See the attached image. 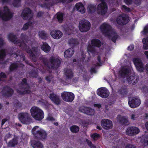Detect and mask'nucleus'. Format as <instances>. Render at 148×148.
Segmentation results:
<instances>
[{
    "label": "nucleus",
    "mask_w": 148,
    "mask_h": 148,
    "mask_svg": "<svg viewBox=\"0 0 148 148\" xmlns=\"http://www.w3.org/2000/svg\"><path fill=\"white\" fill-rule=\"evenodd\" d=\"M40 60L44 66L48 69H57L60 65L61 61L58 58L51 57L48 60L46 58H42Z\"/></svg>",
    "instance_id": "1"
},
{
    "label": "nucleus",
    "mask_w": 148,
    "mask_h": 148,
    "mask_svg": "<svg viewBox=\"0 0 148 148\" xmlns=\"http://www.w3.org/2000/svg\"><path fill=\"white\" fill-rule=\"evenodd\" d=\"M23 45L21 49L25 50L27 53L29 54L31 60L34 62H36L37 58V53L38 48L37 47H32V50L29 47L25 42L23 43Z\"/></svg>",
    "instance_id": "2"
},
{
    "label": "nucleus",
    "mask_w": 148,
    "mask_h": 148,
    "mask_svg": "<svg viewBox=\"0 0 148 148\" xmlns=\"http://www.w3.org/2000/svg\"><path fill=\"white\" fill-rule=\"evenodd\" d=\"M30 112L32 117L37 121H40L44 118L43 111L37 107H32L30 109Z\"/></svg>",
    "instance_id": "3"
},
{
    "label": "nucleus",
    "mask_w": 148,
    "mask_h": 148,
    "mask_svg": "<svg viewBox=\"0 0 148 148\" xmlns=\"http://www.w3.org/2000/svg\"><path fill=\"white\" fill-rule=\"evenodd\" d=\"M39 127L38 126H36L34 127L32 130V133L35 138L39 140L45 139L47 137V134L45 130L40 129L36 130V129Z\"/></svg>",
    "instance_id": "4"
},
{
    "label": "nucleus",
    "mask_w": 148,
    "mask_h": 148,
    "mask_svg": "<svg viewBox=\"0 0 148 148\" xmlns=\"http://www.w3.org/2000/svg\"><path fill=\"white\" fill-rule=\"evenodd\" d=\"M21 36L22 39L23 40L21 41L20 40L17 39L16 36L14 35L13 33H10L8 36V38L9 40L15 44L18 45L21 48H22L23 45V43H24V41L25 40V38L27 37L23 33L21 34Z\"/></svg>",
    "instance_id": "5"
},
{
    "label": "nucleus",
    "mask_w": 148,
    "mask_h": 148,
    "mask_svg": "<svg viewBox=\"0 0 148 148\" xmlns=\"http://www.w3.org/2000/svg\"><path fill=\"white\" fill-rule=\"evenodd\" d=\"M13 16V14L10 12L9 9L7 6L4 7L3 12L0 9V17L2 18L3 21H9Z\"/></svg>",
    "instance_id": "6"
},
{
    "label": "nucleus",
    "mask_w": 148,
    "mask_h": 148,
    "mask_svg": "<svg viewBox=\"0 0 148 148\" xmlns=\"http://www.w3.org/2000/svg\"><path fill=\"white\" fill-rule=\"evenodd\" d=\"M91 24L88 21L83 19L81 20L79 24V29L80 31L83 32L88 31L90 29Z\"/></svg>",
    "instance_id": "7"
},
{
    "label": "nucleus",
    "mask_w": 148,
    "mask_h": 148,
    "mask_svg": "<svg viewBox=\"0 0 148 148\" xmlns=\"http://www.w3.org/2000/svg\"><path fill=\"white\" fill-rule=\"evenodd\" d=\"M129 17L126 14H120L116 19L117 23L120 25H124L129 22Z\"/></svg>",
    "instance_id": "8"
},
{
    "label": "nucleus",
    "mask_w": 148,
    "mask_h": 148,
    "mask_svg": "<svg viewBox=\"0 0 148 148\" xmlns=\"http://www.w3.org/2000/svg\"><path fill=\"white\" fill-rule=\"evenodd\" d=\"M18 118L20 121L23 124H28L31 120L30 114L27 112H22L19 113Z\"/></svg>",
    "instance_id": "9"
},
{
    "label": "nucleus",
    "mask_w": 148,
    "mask_h": 148,
    "mask_svg": "<svg viewBox=\"0 0 148 148\" xmlns=\"http://www.w3.org/2000/svg\"><path fill=\"white\" fill-rule=\"evenodd\" d=\"M61 96L63 100L69 102L73 101L75 98V95L73 93L65 91L61 93Z\"/></svg>",
    "instance_id": "10"
},
{
    "label": "nucleus",
    "mask_w": 148,
    "mask_h": 148,
    "mask_svg": "<svg viewBox=\"0 0 148 148\" xmlns=\"http://www.w3.org/2000/svg\"><path fill=\"white\" fill-rule=\"evenodd\" d=\"M111 26L108 23H104L100 27V29L103 34L105 36L109 35L113 31L111 30Z\"/></svg>",
    "instance_id": "11"
},
{
    "label": "nucleus",
    "mask_w": 148,
    "mask_h": 148,
    "mask_svg": "<svg viewBox=\"0 0 148 148\" xmlns=\"http://www.w3.org/2000/svg\"><path fill=\"white\" fill-rule=\"evenodd\" d=\"M21 16L23 19L30 20L33 17V14L29 8H26L22 12Z\"/></svg>",
    "instance_id": "12"
},
{
    "label": "nucleus",
    "mask_w": 148,
    "mask_h": 148,
    "mask_svg": "<svg viewBox=\"0 0 148 148\" xmlns=\"http://www.w3.org/2000/svg\"><path fill=\"white\" fill-rule=\"evenodd\" d=\"M133 61L137 71L140 73L143 72L145 68L141 60L139 58H136L133 59Z\"/></svg>",
    "instance_id": "13"
},
{
    "label": "nucleus",
    "mask_w": 148,
    "mask_h": 148,
    "mask_svg": "<svg viewBox=\"0 0 148 148\" xmlns=\"http://www.w3.org/2000/svg\"><path fill=\"white\" fill-rule=\"evenodd\" d=\"M141 102L140 99L134 97L133 98H129L128 104L131 108H134L139 106Z\"/></svg>",
    "instance_id": "14"
},
{
    "label": "nucleus",
    "mask_w": 148,
    "mask_h": 148,
    "mask_svg": "<svg viewBox=\"0 0 148 148\" xmlns=\"http://www.w3.org/2000/svg\"><path fill=\"white\" fill-rule=\"evenodd\" d=\"M97 94L103 98H107L110 95L109 91L105 87H101L98 89Z\"/></svg>",
    "instance_id": "15"
},
{
    "label": "nucleus",
    "mask_w": 148,
    "mask_h": 148,
    "mask_svg": "<svg viewBox=\"0 0 148 148\" xmlns=\"http://www.w3.org/2000/svg\"><path fill=\"white\" fill-rule=\"evenodd\" d=\"M3 96L5 97H9L12 96L14 93L13 89L9 86H5L2 90Z\"/></svg>",
    "instance_id": "16"
},
{
    "label": "nucleus",
    "mask_w": 148,
    "mask_h": 148,
    "mask_svg": "<svg viewBox=\"0 0 148 148\" xmlns=\"http://www.w3.org/2000/svg\"><path fill=\"white\" fill-rule=\"evenodd\" d=\"M101 124L103 128L106 130L111 129L113 127L112 121L107 119H102L101 121Z\"/></svg>",
    "instance_id": "17"
},
{
    "label": "nucleus",
    "mask_w": 148,
    "mask_h": 148,
    "mask_svg": "<svg viewBox=\"0 0 148 148\" xmlns=\"http://www.w3.org/2000/svg\"><path fill=\"white\" fill-rule=\"evenodd\" d=\"M51 101L55 105H58L61 102V100L60 96L57 94L52 93L49 95V97Z\"/></svg>",
    "instance_id": "18"
},
{
    "label": "nucleus",
    "mask_w": 148,
    "mask_h": 148,
    "mask_svg": "<svg viewBox=\"0 0 148 148\" xmlns=\"http://www.w3.org/2000/svg\"><path fill=\"white\" fill-rule=\"evenodd\" d=\"M139 132V129L138 127L131 126L128 127L127 129L126 134L128 136H132L138 134Z\"/></svg>",
    "instance_id": "19"
},
{
    "label": "nucleus",
    "mask_w": 148,
    "mask_h": 148,
    "mask_svg": "<svg viewBox=\"0 0 148 148\" xmlns=\"http://www.w3.org/2000/svg\"><path fill=\"white\" fill-rule=\"evenodd\" d=\"M79 110L80 112L89 115H92L94 113V111L93 109L87 107H81L79 108Z\"/></svg>",
    "instance_id": "20"
},
{
    "label": "nucleus",
    "mask_w": 148,
    "mask_h": 148,
    "mask_svg": "<svg viewBox=\"0 0 148 148\" xmlns=\"http://www.w3.org/2000/svg\"><path fill=\"white\" fill-rule=\"evenodd\" d=\"M64 74L66 79L70 80L73 77L74 73L71 69L66 68L64 70Z\"/></svg>",
    "instance_id": "21"
},
{
    "label": "nucleus",
    "mask_w": 148,
    "mask_h": 148,
    "mask_svg": "<svg viewBox=\"0 0 148 148\" xmlns=\"http://www.w3.org/2000/svg\"><path fill=\"white\" fill-rule=\"evenodd\" d=\"M130 71V68L123 67L121 68L119 73L121 77L124 78L128 75Z\"/></svg>",
    "instance_id": "22"
},
{
    "label": "nucleus",
    "mask_w": 148,
    "mask_h": 148,
    "mask_svg": "<svg viewBox=\"0 0 148 148\" xmlns=\"http://www.w3.org/2000/svg\"><path fill=\"white\" fill-rule=\"evenodd\" d=\"M50 34L54 38L58 39L62 36V33L59 30H53L50 32Z\"/></svg>",
    "instance_id": "23"
},
{
    "label": "nucleus",
    "mask_w": 148,
    "mask_h": 148,
    "mask_svg": "<svg viewBox=\"0 0 148 148\" xmlns=\"http://www.w3.org/2000/svg\"><path fill=\"white\" fill-rule=\"evenodd\" d=\"M127 79L129 82L132 85L136 84L139 79V77L138 76L135 75H131L129 77L127 78Z\"/></svg>",
    "instance_id": "24"
},
{
    "label": "nucleus",
    "mask_w": 148,
    "mask_h": 148,
    "mask_svg": "<svg viewBox=\"0 0 148 148\" xmlns=\"http://www.w3.org/2000/svg\"><path fill=\"white\" fill-rule=\"evenodd\" d=\"M14 50H15L16 51H17V50L15 48H13V49H12V55H15L16 58H18V59H17V60L18 62H22L23 61H24L25 60V57L24 55H19V54H18V53H16V52H13V51Z\"/></svg>",
    "instance_id": "25"
},
{
    "label": "nucleus",
    "mask_w": 148,
    "mask_h": 148,
    "mask_svg": "<svg viewBox=\"0 0 148 148\" xmlns=\"http://www.w3.org/2000/svg\"><path fill=\"white\" fill-rule=\"evenodd\" d=\"M74 50L72 48H69L64 52V56L65 58H68L71 57L74 54Z\"/></svg>",
    "instance_id": "26"
},
{
    "label": "nucleus",
    "mask_w": 148,
    "mask_h": 148,
    "mask_svg": "<svg viewBox=\"0 0 148 148\" xmlns=\"http://www.w3.org/2000/svg\"><path fill=\"white\" fill-rule=\"evenodd\" d=\"M107 36H108L109 39L114 43L116 42V39L119 37L116 32L114 31L111 32L110 35Z\"/></svg>",
    "instance_id": "27"
},
{
    "label": "nucleus",
    "mask_w": 148,
    "mask_h": 148,
    "mask_svg": "<svg viewBox=\"0 0 148 148\" xmlns=\"http://www.w3.org/2000/svg\"><path fill=\"white\" fill-rule=\"evenodd\" d=\"M18 143V138L17 137H15L13 138L12 140L8 143L7 145L8 147H14Z\"/></svg>",
    "instance_id": "28"
},
{
    "label": "nucleus",
    "mask_w": 148,
    "mask_h": 148,
    "mask_svg": "<svg viewBox=\"0 0 148 148\" xmlns=\"http://www.w3.org/2000/svg\"><path fill=\"white\" fill-rule=\"evenodd\" d=\"M75 7L77 10L82 13L85 12V9L84 7L81 2L77 3L75 5Z\"/></svg>",
    "instance_id": "29"
},
{
    "label": "nucleus",
    "mask_w": 148,
    "mask_h": 148,
    "mask_svg": "<svg viewBox=\"0 0 148 148\" xmlns=\"http://www.w3.org/2000/svg\"><path fill=\"white\" fill-rule=\"evenodd\" d=\"M31 144L34 148H43V146L41 143L39 141L32 140L31 142Z\"/></svg>",
    "instance_id": "30"
},
{
    "label": "nucleus",
    "mask_w": 148,
    "mask_h": 148,
    "mask_svg": "<svg viewBox=\"0 0 148 148\" xmlns=\"http://www.w3.org/2000/svg\"><path fill=\"white\" fill-rule=\"evenodd\" d=\"M118 121L121 125H125L127 124L128 121V119L125 116H120L119 117Z\"/></svg>",
    "instance_id": "31"
},
{
    "label": "nucleus",
    "mask_w": 148,
    "mask_h": 148,
    "mask_svg": "<svg viewBox=\"0 0 148 148\" xmlns=\"http://www.w3.org/2000/svg\"><path fill=\"white\" fill-rule=\"evenodd\" d=\"M91 44L92 46L94 47H100L101 45V42L99 39H93L91 40Z\"/></svg>",
    "instance_id": "32"
},
{
    "label": "nucleus",
    "mask_w": 148,
    "mask_h": 148,
    "mask_svg": "<svg viewBox=\"0 0 148 148\" xmlns=\"http://www.w3.org/2000/svg\"><path fill=\"white\" fill-rule=\"evenodd\" d=\"M119 92L122 95L124 96L127 93V86L124 85L122 86L119 89Z\"/></svg>",
    "instance_id": "33"
},
{
    "label": "nucleus",
    "mask_w": 148,
    "mask_h": 148,
    "mask_svg": "<svg viewBox=\"0 0 148 148\" xmlns=\"http://www.w3.org/2000/svg\"><path fill=\"white\" fill-rule=\"evenodd\" d=\"M19 85L22 86H23L24 85L26 86V87H22V88L24 90L29 89L30 88V86L29 84L27 83V79L26 78H24L23 79L21 82L19 84Z\"/></svg>",
    "instance_id": "34"
},
{
    "label": "nucleus",
    "mask_w": 148,
    "mask_h": 148,
    "mask_svg": "<svg viewBox=\"0 0 148 148\" xmlns=\"http://www.w3.org/2000/svg\"><path fill=\"white\" fill-rule=\"evenodd\" d=\"M41 49L45 52L48 53L50 51L51 47L47 43L45 42L41 46Z\"/></svg>",
    "instance_id": "35"
},
{
    "label": "nucleus",
    "mask_w": 148,
    "mask_h": 148,
    "mask_svg": "<svg viewBox=\"0 0 148 148\" xmlns=\"http://www.w3.org/2000/svg\"><path fill=\"white\" fill-rule=\"evenodd\" d=\"M68 43L69 45L72 47H75L79 44L77 40L75 38H72L68 40Z\"/></svg>",
    "instance_id": "36"
},
{
    "label": "nucleus",
    "mask_w": 148,
    "mask_h": 148,
    "mask_svg": "<svg viewBox=\"0 0 148 148\" xmlns=\"http://www.w3.org/2000/svg\"><path fill=\"white\" fill-rule=\"evenodd\" d=\"M64 15V14L63 13L58 12L57 13L56 18L59 23H61L62 22Z\"/></svg>",
    "instance_id": "37"
},
{
    "label": "nucleus",
    "mask_w": 148,
    "mask_h": 148,
    "mask_svg": "<svg viewBox=\"0 0 148 148\" xmlns=\"http://www.w3.org/2000/svg\"><path fill=\"white\" fill-rule=\"evenodd\" d=\"M88 12L91 14L94 13L96 11V7L95 6L92 4H90L88 7Z\"/></svg>",
    "instance_id": "38"
},
{
    "label": "nucleus",
    "mask_w": 148,
    "mask_h": 148,
    "mask_svg": "<svg viewBox=\"0 0 148 148\" xmlns=\"http://www.w3.org/2000/svg\"><path fill=\"white\" fill-rule=\"evenodd\" d=\"M70 129L72 132L76 133L79 132V128L76 125H74L71 126Z\"/></svg>",
    "instance_id": "39"
},
{
    "label": "nucleus",
    "mask_w": 148,
    "mask_h": 148,
    "mask_svg": "<svg viewBox=\"0 0 148 148\" xmlns=\"http://www.w3.org/2000/svg\"><path fill=\"white\" fill-rule=\"evenodd\" d=\"M18 65L17 63L14 62L12 63L10 66V71H12L17 69Z\"/></svg>",
    "instance_id": "40"
},
{
    "label": "nucleus",
    "mask_w": 148,
    "mask_h": 148,
    "mask_svg": "<svg viewBox=\"0 0 148 148\" xmlns=\"http://www.w3.org/2000/svg\"><path fill=\"white\" fill-rule=\"evenodd\" d=\"M16 91L19 95H24L27 94H29L31 92V91L29 89H27L23 91L19 89H17Z\"/></svg>",
    "instance_id": "41"
},
{
    "label": "nucleus",
    "mask_w": 148,
    "mask_h": 148,
    "mask_svg": "<svg viewBox=\"0 0 148 148\" xmlns=\"http://www.w3.org/2000/svg\"><path fill=\"white\" fill-rule=\"evenodd\" d=\"M38 34L40 37L43 39L45 40L47 38V33L44 30L39 32Z\"/></svg>",
    "instance_id": "42"
},
{
    "label": "nucleus",
    "mask_w": 148,
    "mask_h": 148,
    "mask_svg": "<svg viewBox=\"0 0 148 148\" xmlns=\"http://www.w3.org/2000/svg\"><path fill=\"white\" fill-rule=\"evenodd\" d=\"M29 74L33 77L37 78L38 76V73L37 70H32L29 72Z\"/></svg>",
    "instance_id": "43"
},
{
    "label": "nucleus",
    "mask_w": 148,
    "mask_h": 148,
    "mask_svg": "<svg viewBox=\"0 0 148 148\" xmlns=\"http://www.w3.org/2000/svg\"><path fill=\"white\" fill-rule=\"evenodd\" d=\"M32 24V22L30 21H29L24 24L22 28V29L23 30H26L29 27L31 26Z\"/></svg>",
    "instance_id": "44"
},
{
    "label": "nucleus",
    "mask_w": 148,
    "mask_h": 148,
    "mask_svg": "<svg viewBox=\"0 0 148 148\" xmlns=\"http://www.w3.org/2000/svg\"><path fill=\"white\" fill-rule=\"evenodd\" d=\"M142 42L143 44V48L145 50H147L148 49V42L146 40L145 38L143 39Z\"/></svg>",
    "instance_id": "45"
},
{
    "label": "nucleus",
    "mask_w": 148,
    "mask_h": 148,
    "mask_svg": "<svg viewBox=\"0 0 148 148\" xmlns=\"http://www.w3.org/2000/svg\"><path fill=\"white\" fill-rule=\"evenodd\" d=\"M92 46V45H88L87 47V51L88 52L95 54V50Z\"/></svg>",
    "instance_id": "46"
},
{
    "label": "nucleus",
    "mask_w": 148,
    "mask_h": 148,
    "mask_svg": "<svg viewBox=\"0 0 148 148\" xmlns=\"http://www.w3.org/2000/svg\"><path fill=\"white\" fill-rule=\"evenodd\" d=\"M21 0H14L12 3L13 6L15 7H19L20 5V3Z\"/></svg>",
    "instance_id": "47"
},
{
    "label": "nucleus",
    "mask_w": 148,
    "mask_h": 148,
    "mask_svg": "<svg viewBox=\"0 0 148 148\" xmlns=\"http://www.w3.org/2000/svg\"><path fill=\"white\" fill-rule=\"evenodd\" d=\"M92 138L95 141L98 139L100 138V136L99 134L97 133H95L91 136Z\"/></svg>",
    "instance_id": "48"
},
{
    "label": "nucleus",
    "mask_w": 148,
    "mask_h": 148,
    "mask_svg": "<svg viewBox=\"0 0 148 148\" xmlns=\"http://www.w3.org/2000/svg\"><path fill=\"white\" fill-rule=\"evenodd\" d=\"M6 56L5 50L2 49L0 50V59H3Z\"/></svg>",
    "instance_id": "49"
},
{
    "label": "nucleus",
    "mask_w": 148,
    "mask_h": 148,
    "mask_svg": "<svg viewBox=\"0 0 148 148\" xmlns=\"http://www.w3.org/2000/svg\"><path fill=\"white\" fill-rule=\"evenodd\" d=\"M86 142L87 143L88 145L90 148H96V146L92 142L88 139H86Z\"/></svg>",
    "instance_id": "50"
},
{
    "label": "nucleus",
    "mask_w": 148,
    "mask_h": 148,
    "mask_svg": "<svg viewBox=\"0 0 148 148\" xmlns=\"http://www.w3.org/2000/svg\"><path fill=\"white\" fill-rule=\"evenodd\" d=\"M143 35H146L148 33V25H146L144 27L143 30L141 32Z\"/></svg>",
    "instance_id": "51"
},
{
    "label": "nucleus",
    "mask_w": 148,
    "mask_h": 148,
    "mask_svg": "<svg viewBox=\"0 0 148 148\" xmlns=\"http://www.w3.org/2000/svg\"><path fill=\"white\" fill-rule=\"evenodd\" d=\"M121 9L123 11L126 12H130L131 11L130 8L124 5L122 6Z\"/></svg>",
    "instance_id": "52"
},
{
    "label": "nucleus",
    "mask_w": 148,
    "mask_h": 148,
    "mask_svg": "<svg viewBox=\"0 0 148 148\" xmlns=\"http://www.w3.org/2000/svg\"><path fill=\"white\" fill-rule=\"evenodd\" d=\"M45 13V12L42 11H40L38 12L36 14V17H40L43 16Z\"/></svg>",
    "instance_id": "53"
},
{
    "label": "nucleus",
    "mask_w": 148,
    "mask_h": 148,
    "mask_svg": "<svg viewBox=\"0 0 148 148\" xmlns=\"http://www.w3.org/2000/svg\"><path fill=\"white\" fill-rule=\"evenodd\" d=\"M97 60L99 62L96 64V66H101V65L102 63L101 61V57L100 56H98L97 57Z\"/></svg>",
    "instance_id": "54"
},
{
    "label": "nucleus",
    "mask_w": 148,
    "mask_h": 148,
    "mask_svg": "<svg viewBox=\"0 0 148 148\" xmlns=\"http://www.w3.org/2000/svg\"><path fill=\"white\" fill-rule=\"evenodd\" d=\"M42 105L44 106L45 107H48L49 106V104L47 101L43 100L41 101Z\"/></svg>",
    "instance_id": "55"
},
{
    "label": "nucleus",
    "mask_w": 148,
    "mask_h": 148,
    "mask_svg": "<svg viewBox=\"0 0 148 148\" xmlns=\"http://www.w3.org/2000/svg\"><path fill=\"white\" fill-rule=\"evenodd\" d=\"M14 106L17 108H20L22 106L21 103L18 101H17L14 105Z\"/></svg>",
    "instance_id": "56"
},
{
    "label": "nucleus",
    "mask_w": 148,
    "mask_h": 148,
    "mask_svg": "<svg viewBox=\"0 0 148 148\" xmlns=\"http://www.w3.org/2000/svg\"><path fill=\"white\" fill-rule=\"evenodd\" d=\"M138 117L137 115L135 114H132L131 116V119L132 120L134 121L137 119V117Z\"/></svg>",
    "instance_id": "57"
},
{
    "label": "nucleus",
    "mask_w": 148,
    "mask_h": 148,
    "mask_svg": "<svg viewBox=\"0 0 148 148\" xmlns=\"http://www.w3.org/2000/svg\"><path fill=\"white\" fill-rule=\"evenodd\" d=\"M86 56L84 52H82L81 53V58L80 59V61L81 62H83L86 58Z\"/></svg>",
    "instance_id": "58"
},
{
    "label": "nucleus",
    "mask_w": 148,
    "mask_h": 148,
    "mask_svg": "<svg viewBox=\"0 0 148 148\" xmlns=\"http://www.w3.org/2000/svg\"><path fill=\"white\" fill-rule=\"evenodd\" d=\"M63 3H69L72 1L73 0H59Z\"/></svg>",
    "instance_id": "59"
},
{
    "label": "nucleus",
    "mask_w": 148,
    "mask_h": 148,
    "mask_svg": "<svg viewBox=\"0 0 148 148\" xmlns=\"http://www.w3.org/2000/svg\"><path fill=\"white\" fill-rule=\"evenodd\" d=\"M125 148H137L136 147L131 144H128L126 145Z\"/></svg>",
    "instance_id": "60"
},
{
    "label": "nucleus",
    "mask_w": 148,
    "mask_h": 148,
    "mask_svg": "<svg viewBox=\"0 0 148 148\" xmlns=\"http://www.w3.org/2000/svg\"><path fill=\"white\" fill-rule=\"evenodd\" d=\"M0 77L6 78H7V76L5 73L1 72L0 73Z\"/></svg>",
    "instance_id": "61"
},
{
    "label": "nucleus",
    "mask_w": 148,
    "mask_h": 148,
    "mask_svg": "<svg viewBox=\"0 0 148 148\" xmlns=\"http://www.w3.org/2000/svg\"><path fill=\"white\" fill-rule=\"evenodd\" d=\"M47 120L49 121H54L55 120V119L53 117L51 116H48L47 118Z\"/></svg>",
    "instance_id": "62"
},
{
    "label": "nucleus",
    "mask_w": 148,
    "mask_h": 148,
    "mask_svg": "<svg viewBox=\"0 0 148 148\" xmlns=\"http://www.w3.org/2000/svg\"><path fill=\"white\" fill-rule=\"evenodd\" d=\"M45 80L47 82L49 83L51 82V80L50 76H47L45 77Z\"/></svg>",
    "instance_id": "63"
},
{
    "label": "nucleus",
    "mask_w": 148,
    "mask_h": 148,
    "mask_svg": "<svg viewBox=\"0 0 148 148\" xmlns=\"http://www.w3.org/2000/svg\"><path fill=\"white\" fill-rule=\"evenodd\" d=\"M144 145L147 146L148 147V137H147L146 139L144 140Z\"/></svg>",
    "instance_id": "64"
}]
</instances>
